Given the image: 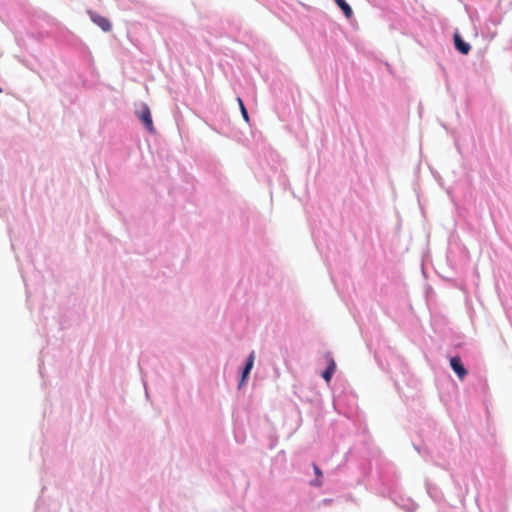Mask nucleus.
Instances as JSON below:
<instances>
[{
    "label": "nucleus",
    "instance_id": "2",
    "mask_svg": "<svg viewBox=\"0 0 512 512\" xmlns=\"http://www.w3.org/2000/svg\"><path fill=\"white\" fill-rule=\"evenodd\" d=\"M450 365L460 380H463L466 377L467 370L463 366L460 357H458V356L452 357L450 359Z\"/></svg>",
    "mask_w": 512,
    "mask_h": 512
},
{
    "label": "nucleus",
    "instance_id": "11",
    "mask_svg": "<svg viewBox=\"0 0 512 512\" xmlns=\"http://www.w3.org/2000/svg\"><path fill=\"white\" fill-rule=\"evenodd\" d=\"M237 100H238V104L240 106V109H242V105H244L242 99L238 98Z\"/></svg>",
    "mask_w": 512,
    "mask_h": 512
},
{
    "label": "nucleus",
    "instance_id": "4",
    "mask_svg": "<svg viewBox=\"0 0 512 512\" xmlns=\"http://www.w3.org/2000/svg\"><path fill=\"white\" fill-rule=\"evenodd\" d=\"M454 43H455L456 49L459 52H461L462 54H465V55L469 53V51L471 49L470 45L468 43L464 42L462 40V38L460 37V35L457 33L454 35Z\"/></svg>",
    "mask_w": 512,
    "mask_h": 512
},
{
    "label": "nucleus",
    "instance_id": "6",
    "mask_svg": "<svg viewBox=\"0 0 512 512\" xmlns=\"http://www.w3.org/2000/svg\"><path fill=\"white\" fill-rule=\"evenodd\" d=\"M338 7L343 11L346 18H351L353 15L352 8L345 0H334Z\"/></svg>",
    "mask_w": 512,
    "mask_h": 512
},
{
    "label": "nucleus",
    "instance_id": "7",
    "mask_svg": "<svg viewBox=\"0 0 512 512\" xmlns=\"http://www.w3.org/2000/svg\"><path fill=\"white\" fill-rule=\"evenodd\" d=\"M253 363H254V352H252L248 359H247V362H246V365L243 369V372H242V379H241V384L244 382L245 378L248 376V374L250 373L252 367H253Z\"/></svg>",
    "mask_w": 512,
    "mask_h": 512
},
{
    "label": "nucleus",
    "instance_id": "3",
    "mask_svg": "<svg viewBox=\"0 0 512 512\" xmlns=\"http://www.w3.org/2000/svg\"><path fill=\"white\" fill-rule=\"evenodd\" d=\"M92 21L97 24L103 31L109 32L112 28L110 21L101 15H92Z\"/></svg>",
    "mask_w": 512,
    "mask_h": 512
},
{
    "label": "nucleus",
    "instance_id": "1",
    "mask_svg": "<svg viewBox=\"0 0 512 512\" xmlns=\"http://www.w3.org/2000/svg\"><path fill=\"white\" fill-rule=\"evenodd\" d=\"M138 116H139L140 120L143 122V124L145 125L146 129L149 132L154 133L155 128L153 125L150 109L147 105L144 104L142 106L141 110L138 112Z\"/></svg>",
    "mask_w": 512,
    "mask_h": 512
},
{
    "label": "nucleus",
    "instance_id": "9",
    "mask_svg": "<svg viewBox=\"0 0 512 512\" xmlns=\"http://www.w3.org/2000/svg\"><path fill=\"white\" fill-rule=\"evenodd\" d=\"M313 469H314L315 474L318 477H322V471L320 470V468L316 464H313Z\"/></svg>",
    "mask_w": 512,
    "mask_h": 512
},
{
    "label": "nucleus",
    "instance_id": "8",
    "mask_svg": "<svg viewBox=\"0 0 512 512\" xmlns=\"http://www.w3.org/2000/svg\"><path fill=\"white\" fill-rule=\"evenodd\" d=\"M241 113L245 121H249V115L244 105H242Z\"/></svg>",
    "mask_w": 512,
    "mask_h": 512
},
{
    "label": "nucleus",
    "instance_id": "5",
    "mask_svg": "<svg viewBox=\"0 0 512 512\" xmlns=\"http://www.w3.org/2000/svg\"><path fill=\"white\" fill-rule=\"evenodd\" d=\"M335 369H336V363L332 358H330L329 362H328V367L322 373V377L325 379L326 382H330L332 375L335 372Z\"/></svg>",
    "mask_w": 512,
    "mask_h": 512
},
{
    "label": "nucleus",
    "instance_id": "10",
    "mask_svg": "<svg viewBox=\"0 0 512 512\" xmlns=\"http://www.w3.org/2000/svg\"><path fill=\"white\" fill-rule=\"evenodd\" d=\"M311 484L314 486H321L322 482H321V480H315V481H312Z\"/></svg>",
    "mask_w": 512,
    "mask_h": 512
},
{
    "label": "nucleus",
    "instance_id": "12",
    "mask_svg": "<svg viewBox=\"0 0 512 512\" xmlns=\"http://www.w3.org/2000/svg\"><path fill=\"white\" fill-rule=\"evenodd\" d=\"M237 100H238V104L240 106V109H242V105H244L242 99L238 98Z\"/></svg>",
    "mask_w": 512,
    "mask_h": 512
}]
</instances>
